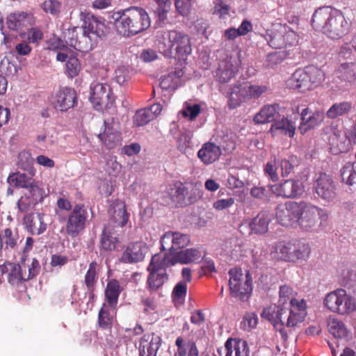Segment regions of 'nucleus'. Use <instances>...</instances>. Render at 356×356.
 Instances as JSON below:
<instances>
[{
    "instance_id": "20",
    "label": "nucleus",
    "mask_w": 356,
    "mask_h": 356,
    "mask_svg": "<svg viewBox=\"0 0 356 356\" xmlns=\"http://www.w3.org/2000/svg\"><path fill=\"white\" fill-rule=\"evenodd\" d=\"M300 209L298 203L296 202H289L284 204L279 205L276 209L275 213L277 222L282 221L298 222L299 221V211Z\"/></svg>"
},
{
    "instance_id": "30",
    "label": "nucleus",
    "mask_w": 356,
    "mask_h": 356,
    "mask_svg": "<svg viewBox=\"0 0 356 356\" xmlns=\"http://www.w3.org/2000/svg\"><path fill=\"white\" fill-rule=\"evenodd\" d=\"M174 253L168 252L163 254H156L151 259L148 266L153 270H159L165 272V269L168 267L175 265Z\"/></svg>"
},
{
    "instance_id": "5",
    "label": "nucleus",
    "mask_w": 356,
    "mask_h": 356,
    "mask_svg": "<svg viewBox=\"0 0 356 356\" xmlns=\"http://www.w3.org/2000/svg\"><path fill=\"white\" fill-rule=\"evenodd\" d=\"M323 78L324 74L320 69L310 66L305 70H296L287 80L286 84L290 88L305 92L316 87Z\"/></svg>"
},
{
    "instance_id": "6",
    "label": "nucleus",
    "mask_w": 356,
    "mask_h": 356,
    "mask_svg": "<svg viewBox=\"0 0 356 356\" xmlns=\"http://www.w3.org/2000/svg\"><path fill=\"white\" fill-rule=\"evenodd\" d=\"M323 306L330 312L340 316H348L356 311V301L343 289H337L327 293Z\"/></svg>"
},
{
    "instance_id": "53",
    "label": "nucleus",
    "mask_w": 356,
    "mask_h": 356,
    "mask_svg": "<svg viewBox=\"0 0 356 356\" xmlns=\"http://www.w3.org/2000/svg\"><path fill=\"white\" fill-rule=\"evenodd\" d=\"M81 70L79 60L72 55L70 56L65 64V73L70 78L76 76Z\"/></svg>"
},
{
    "instance_id": "19",
    "label": "nucleus",
    "mask_w": 356,
    "mask_h": 356,
    "mask_svg": "<svg viewBox=\"0 0 356 356\" xmlns=\"http://www.w3.org/2000/svg\"><path fill=\"white\" fill-rule=\"evenodd\" d=\"M6 23L9 29L20 32L33 24L34 17L31 13H13L7 17Z\"/></svg>"
},
{
    "instance_id": "13",
    "label": "nucleus",
    "mask_w": 356,
    "mask_h": 356,
    "mask_svg": "<svg viewBox=\"0 0 356 356\" xmlns=\"http://www.w3.org/2000/svg\"><path fill=\"white\" fill-rule=\"evenodd\" d=\"M239 55L238 52L235 56H227L219 63L216 74V77L219 82H229L238 72L241 65Z\"/></svg>"
},
{
    "instance_id": "14",
    "label": "nucleus",
    "mask_w": 356,
    "mask_h": 356,
    "mask_svg": "<svg viewBox=\"0 0 356 356\" xmlns=\"http://www.w3.org/2000/svg\"><path fill=\"white\" fill-rule=\"evenodd\" d=\"M314 189L323 200L331 202L337 197V186L332 178L325 173H321L314 183Z\"/></svg>"
},
{
    "instance_id": "8",
    "label": "nucleus",
    "mask_w": 356,
    "mask_h": 356,
    "mask_svg": "<svg viewBox=\"0 0 356 356\" xmlns=\"http://www.w3.org/2000/svg\"><path fill=\"white\" fill-rule=\"evenodd\" d=\"M229 290L232 297L245 301L248 300L252 291V280L248 271L243 274L241 268L230 269Z\"/></svg>"
},
{
    "instance_id": "56",
    "label": "nucleus",
    "mask_w": 356,
    "mask_h": 356,
    "mask_svg": "<svg viewBox=\"0 0 356 356\" xmlns=\"http://www.w3.org/2000/svg\"><path fill=\"white\" fill-rule=\"evenodd\" d=\"M154 119V115L146 108L138 111L134 118V123L138 126H143Z\"/></svg>"
},
{
    "instance_id": "51",
    "label": "nucleus",
    "mask_w": 356,
    "mask_h": 356,
    "mask_svg": "<svg viewBox=\"0 0 356 356\" xmlns=\"http://www.w3.org/2000/svg\"><path fill=\"white\" fill-rule=\"evenodd\" d=\"M42 10L52 16H58L61 12L62 3L58 0H45L40 5Z\"/></svg>"
},
{
    "instance_id": "64",
    "label": "nucleus",
    "mask_w": 356,
    "mask_h": 356,
    "mask_svg": "<svg viewBox=\"0 0 356 356\" xmlns=\"http://www.w3.org/2000/svg\"><path fill=\"white\" fill-rule=\"evenodd\" d=\"M48 49L52 51H65L68 48L60 38L54 36L47 41Z\"/></svg>"
},
{
    "instance_id": "9",
    "label": "nucleus",
    "mask_w": 356,
    "mask_h": 356,
    "mask_svg": "<svg viewBox=\"0 0 356 356\" xmlns=\"http://www.w3.org/2000/svg\"><path fill=\"white\" fill-rule=\"evenodd\" d=\"M163 39L168 40L165 45L174 49L179 58L185 59L191 54V39L187 34L177 31H170L164 33Z\"/></svg>"
},
{
    "instance_id": "60",
    "label": "nucleus",
    "mask_w": 356,
    "mask_h": 356,
    "mask_svg": "<svg viewBox=\"0 0 356 356\" xmlns=\"http://www.w3.org/2000/svg\"><path fill=\"white\" fill-rule=\"evenodd\" d=\"M174 250L184 248L190 243V237L187 234L180 232H174Z\"/></svg>"
},
{
    "instance_id": "36",
    "label": "nucleus",
    "mask_w": 356,
    "mask_h": 356,
    "mask_svg": "<svg viewBox=\"0 0 356 356\" xmlns=\"http://www.w3.org/2000/svg\"><path fill=\"white\" fill-rule=\"evenodd\" d=\"M337 77L342 81L351 83L356 79V63H344L337 71Z\"/></svg>"
},
{
    "instance_id": "28",
    "label": "nucleus",
    "mask_w": 356,
    "mask_h": 356,
    "mask_svg": "<svg viewBox=\"0 0 356 356\" xmlns=\"http://www.w3.org/2000/svg\"><path fill=\"white\" fill-rule=\"evenodd\" d=\"M175 263L188 264H197L204 259L201 251L197 248H187L174 253Z\"/></svg>"
},
{
    "instance_id": "61",
    "label": "nucleus",
    "mask_w": 356,
    "mask_h": 356,
    "mask_svg": "<svg viewBox=\"0 0 356 356\" xmlns=\"http://www.w3.org/2000/svg\"><path fill=\"white\" fill-rule=\"evenodd\" d=\"M284 29L286 31L284 36L283 37L285 42V47L286 46H293L296 44L298 42V35L297 33L286 24H284Z\"/></svg>"
},
{
    "instance_id": "31",
    "label": "nucleus",
    "mask_w": 356,
    "mask_h": 356,
    "mask_svg": "<svg viewBox=\"0 0 356 356\" xmlns=\"http://www.w3.org/2000/svg\"><path fill=\"white\" fill-rule=\"evenodd\" d=\"M18 266H20V272L24 281H27L35 277L40 269V264L36 259L33 258L30 260L26 256L22 257Z\"/></svg>"
},
{
    "instance_id": "4",
    "label": "nucleus",
    "mask_w": 356,
    "mask_h": 356,
    "mask_svg": "<svg viewBox=\"0 0 356 356\" xmlns=\"http://www.w3.org/2000/svg\"><path fill=\"white\" fill-rule=\"evenodd\" d=\"M80 19L83 24L80 29L82 31L81 39L88 43L89 49H92L98 40L104 37L108 33V27L100 17L95 16L90 12L81 11Z\"/></svg>"
},
{
    "instance_id": "34",
    "label": "nucleus",
    "mask_w": 356,
    "mask_h": 356,
    "mask_svg": "<svg viewBox=\"0 0 356 356\" xmlns=\"http://www.w3.org/2000/svg\"><path fill=\"white\" fill-rule=\"evenodd\" d=\"M110 220L113 222H128L129 214L122 201L114 202L108 209Z\"/></svg>"
},
{
    "instance_id": "50",
    "label": "nucleus",
    "mask_w": 356,
    "mask_h": 356,
    "mask_svg": "<svg viewBox=\"0 0 356 356\" xmlns=\"http://www.w3.org/2000/svg\"><path fill=\"white\" fill-rule=\"evenodd\" d=\"M113 318L105 304L100 309L98 314V324L103 330H111L113 327Z\"/></svg>"
},
{
    "instance_id": "35",
    "label": "nucleus",
    "mask_w": 356,
    "mask_h": 356,
    "mask_svg": "<svg viewBox=\"0 0 356 356\" xmlns=\"http://www.w3.org/2000/svg\"><path fill=\"white\" fill-rule=\"evenodd\" d=\"M175 345L177 347L176 355L177 356H198L199 351L196 343L193 340L184 341L181 337L176 339Z\"/></svg>"
},
{
    "instance_id": "17",
    "label": "nucleus",
    "mask_w": 356,
    "mask_h": 356,
    "mask_svg": "<svg viewBox=\"0 0 356 356\" xmlns=\"http://www.w3.org/2000/svg\"><path fill=\"white\" fill-rule=\"evenodd\" d=\"M125 224H106L102 232L100 248L105 252H112L119 243L118 228H122Z\"/></svg>"
},
{
    "instance_id": "21",
    "label": "nucleus",
    "mask_w": 356,
    "mask_h": 356,
    "mask_svg": "<svg viewBox=\"0 0 356 356\" xmlns=\"http://www.w3.org/2000/svg\"><path fill=\"white\" fill-rule=\"evenodd\" d=\"M149 336L144 335L139 341V356H156L157 351L161 344V339L154 333Z\"/></svg>"
},
{
    "instance_id": "43",
    "label": "nucleus",
    "mask_w": 356,
    "mask_h": 356,
    "mask_svg": "<svg viewBox=\"0 0 356 356\" xmlns=\"http://www.w3.org/2000/svg\"><path fill=\"white\" fill-rule=\"evenodd\" d=\"M78 29V27H74L72 29H69L67 31V33H65V37L67 39V42H68L69 45L80 51L90 50L88 43H85L84 41L82 42L80 40V38L77 35Z\"/></svg>"
},
{
    "instance_id": "45",
    "label": "nucleus",
    "mask_w": 356,
    "mask_h": 356,
    "mask_svg": "<svg viewBox=\"0 0 356 356\" xmlns=\"http://www.w3.org/2000/svg\"><path fill=\"white\" fill-rule=\"evenodd\" d=\"M329 332L335 338H343L347 335V329L344 323L335 317H330L327 321Z\"/></svg>"
},
{
    "instance_id": "44",
    "label": "nucleus",
    "mask_w": 356,
    "mask_h": 356,
    "mask_svg": "<svg viewBox=\"0 0 356 356\" xmlns=\"http://www.w3.org/2000/svg\"><path fill=\"white\" fill-rule=\"evenodd\" d=\"M98 271L99 265L97 262L95 261H92L89 265L84 278V283L90 293H92L95 289V286L97 281Z\"/></svg>"
},
{
    "instance_id": "39",
    "label": "nucleus",
    "mask_w": 356,
    "mask_h": 356,
    "mask_svg": "<svg viewBox=\"0 0 356 356\" xmlns=\"http://www.w3.org/2000/svg\"><path fill=\"white\" fill-rule=\"evenodd\" d=\"M277 105H266L264 106L260 111L254 117V122L256 124H265L275 120V115L277 113Z\"/></svg>"
},
{
    "instance_id": "2",
    "label": "nucleus",
    "mask_w": 356,
    "mask_h": 356,
    "mask_svg": "<svg viewBox=\"0 0 356 356\" xmlns=\"http://www.w3.org/2000/svg\"><path fill=\"white\" fill-rule=\"evenodd\" d=\"M311 23L314 29L322 31L332 40L343 38L349 32L351 26V22L346 19L341 12L329 6L316 10Z\"/></svg>"
},
{
    "instance_id": "24",
    "label": "nucleus",
    "mask_w": 356,
    "mask_h": 356,
    "mask_svg": "<svg viewBox=\"0 0 356 356\" xmlns=\"http://www.w3.org/2000/svg\"><path fill=\"white\" fill-rule=\"evenodd\" d=\"M184 74V68L178 66L170 71L161 79L160 86L163 90H174L181 84V77Z\"/></svg>"
},
{
    "instance_id": "48",
    "label": "nucleus",
    "mask_w": 356,
    "mask_h": 356,
    "mask_svg": "<svg viewBox=\"0 0 356 356\" xmlns=\"http://www.w3.org/2000/svg\"><path fill=\"white\" fill-rule=\"evenodd\" d=\"M271 130L280 131L281 133L293 137L295 134L296 125L286 118H282L280 120L275 122L271 126Z\"/></svg>"
},
{
    "instance_id": "25",
    "label": "nucleus",
    "mask_w": 356,
    "mask_h": 356,
    "mask_svg": "<svg viewBox=\"0 0 356 356\" xmlns=\"http://www.w3.org/2000/svg\"><path fill=\"white\" fill-rule=\"evenodd\" d=\"M293 243L279 241L275 243L270 250V256L277 261L291 262L293 255Z\"/></svg>"
},
{
    "instance_id": "54",
    "label": "nucleus",
    "mask_w": 356,
    "mask_h": 356,
    "mask_svg": "<svg viewBox=\"0 0 356 356\" xmlns=\"http://www.w3.org/2000/svg\"><path fill=\"white\" fill-rule=\"evenodd\" d=\"M298 165L299 161L296 156L291 155L288 159H282L280 161L282 176H288L293 171L294 167Z\"/></svg>"
},
{
    "instance_id": "12",
    "label": "nucleus",
    "mask_w": 356,
    "mask_h": 356,
    "mask_svg": "<svg viewBox=\"0 0 356 356\" xmlns=\"http://www.w3.org/2000/svg\"><path fill=\"white\" fill-rule=\"evenodd\" d=\"M104 130L99 133L98 138L108 149H113L121 143L120 124L113 117H109L104 120Z\"/></svg>"
},
{
    "instance_id": "18",
    "label": "nucleus",
    "mask_w": 356,
    "mask_h": 356,
    "mask_svg": "<svg viewBox=\"0 0 356 356\" xmlns=\"http://www.w3.org/2000/svg\"><path fill=\"white\" fill-rule=\"evenodd\" d=\"M300 211H299V220L302 219L307 221L320 220L321 222L329 220L328 211L311 204L305 202L298 203Z\"/></svg>"
},
{
    "instance_id": "37",
    "label": "nucleus",
    "mask_w": 356,
    "mask_h": 356,
    "mask_svg": "<svg viewBox=\"0 0 356 356\" xmlns=\"http://www.w3.org/2000/svg\"><path fill=\"white\" fill-rule=\"evenodd\" d=\"M311 247L308 243L296 241L293 243L292 263L306 261L310 257Z\"/></svg>"
},
{
    "instance_id": "47",
    "label": "nucleus",
    "mask_w": 356,
    "mask_h": 356,
    "mask_svg": "<svg viewBox=\"0 0 356 356\" xmlns=\"http://www.w3.org/2000/svg\"><path fill=\"white\" fill-rule=\"evenodd\" d=\"M4 269L8 272V280L10 284L15 285L24 281L18 264L6 263L3 265L2 272H4Z\"/></svg>"
},
{
    "instance_id": "3",
    "label": "nucleus",
    "mask_w": 356,
    "mask_h": 356,
    "mask_svg": "<svg viewBox=\"0 0 356 356\" xmlns=\"http://www.w3.org/2000/svg\"><path fill=\"white\" fill-rule=\"evenodd\" d=\"M118 33L124 37L134 36L147 30L151 25L147 11L138 6H131L112 15Z\"/></svg>"
},
{
    "instance_id": "42",
    "label": "nucleus",
    "mask_w": 356,
    "mask_h": 356,
    "mask_svg": "<svg viewBox=\"0 0 356 356\" xmlns=\"http://www.w3.org/2000/svg\"><path fill=\"white\" fill-rule=\"evenodd\" d=\"M8 183L16 188H29L33 184V179L24 173L16 172L13 173L7 179Z\"/></svg>"
},
{
    "instance_id": "29",
    "label": "nucleus",
    "mask_w": 356,
    "mask_h": 356,
    "mask_svg": "<svg viewBox=\"0 0 356 356\" xmlns=\"http://www.w3.org/2000/svg\"><path fill=\"white\" fill-rule=\"evenodd\" d=\"M168 193L171 200L177 207L186 206L190 203L189 200H186L187 188L180 181H177L170 186Z\"/></svg>"
},
{
    "instance_id": "16",
    "label": "nucleus",
    "mask_w": 356,
    "mask_h": 356,
    "mask_svg": "<svg viewBox=\"0 0 356 356\" xmlns=\"http://www.w3.org/2000/svg\"><path fill=\"white\" fill-rule=\"evenodd\" d=\"M270 189L276 196L294 198L303 193L304 185L300 180L287 179L280 184L271 185Z\"/></svg>"
},
{
    "instance_id": "49",
    "label": "nucleus",
    "mask_w": 356,
    "mask_h": 356,
    "mask_svg": "<svg viewBox=\"0 0 356 356\" xmlns=\"http://www.w3.org/2000/svg\"><path fill=\"white\" fill-rule=\"evenodd\" d=\"M341 177L346 184L356 185V161L347 163L341 170Z\"/></svg>"
},
{
    "instance_id": "63",
    "label": "nucleus",
    "mask_w": 356,
    "mask_h": 356,
    "mask_svg": "<svg viewBox=\"0 0 356 356\" xmlns=\"http://www.w3.org/2000/svg\"><path fill=\"white\" fill-rule=\"evenodd\" d=\"M230 0H216L214 6V13L218 14L220 17H225L229 10Z\"/></svg>"
},
{
    "instance_id": "58",
    "label": "nucleus",
    "mask_w": 356,
    "mask_h": 356,
    "mask_svg": "<svg viewBox=\"0 0 356 356\" xmlns=\"http://www.w3.org/2000/svg\"><path fill=\"white\" fill-rule=\"evenodd\" d=\"M193 134L190 131L182 132L177 140V147L179 151L186 152L191 147Z\"/></svg>"
},
{
    "instance_id": "41",
    "label": "nucleus",
    "mask_w": 356,
    "mask_h": 356,
    "mask_svg": "<svg viewBox=\"0 0 356 356\" xmlns=\"http://www.w3.org/2000/svg\"><path fill=\"white\" fill-rule=\"evenodd\" d=\"M147 270L149 273L147 284L148 287L152 291L157 290L168 279L166 272L153 270L149 267H147Z\"/></svg>"
},
{
    "instance_id": "27",
    "label": "nucleus",
    "mask_w": 356,
    "mask_h": 356,
    "mask_svg": "<svg viewBox=\"0 0 356 356\" xmlns=\"http://www.w3.org/2000/svg\"><path fill=\"white\" fill-rule=\"evenodd\" d=\"M221 153V149L218 145L207 142L198 151L197 156L204 164L208 165L217 161Z\"/></svg>"
},
{
    "instance_id": "46",
    "label": "nucleus",
    "mask_w": 356,
    "mask_h": 356,
    "mask_svg": "<svg viewBox=\"0 0 356 356\" xmlns=\"http://www.w3.org/2000/svg\"><path fill=\"white\" fill-rule=\"evenodd\" d=\"M91 216L92 212H88L83 204H77L74 207L68 222H86L91 220Z\"/></svg>"
},
{
    "instance_id": "52",
    "label": "nucleus",
    "mask_w": 356,
    "mask_h": 356,
    "mask_svg": "<svg viewBox=\"0 0 356 356\" xmlns=\"http://www.w3.org/2000/svg\"><path fill=\"white\" fill-rule=\"evenodd\" d=\"M187 293V284L185 282H179L174 287L172 297L176 306L183 305Z\"/></svg>"
},
{
    "instance_id": "32",
    "label": "nucleus",
    "mask_w": 356,
    "mask_h": 356,
    "mask_svg": "<svg viewBox=\"0 0 356 356\" xmlns=\"http://www.w3.org/2000/svg\"><path fill=\"white\" fill-rule=\"evenodd\" d=\"M329 145L331 153L337 155L346 152L348 149L350 142L345 134L335 131L329 137Z\"/></svg>"
},
{
    "instance_id": "26",
    "label": "nucleus",
    "mask_w": 356,
    "mask_h": 356,
    "mask_svg": "<svg viewBox=\"0 0 356 356\" xmlns=\"http://www.w3.org/2000/svg\"><path fill=\"white\" fill-rule=\"evenodd\" d=\"M225 356H249L250 350L246 341L229 338L225 343Z\"/></svg>"
},
{
    "instance_id": "23",
    "label": "nucleus",
    "mask_w": 356,
    "mask_h": 356,
    "mask_svg": "<svg viewBox=\"0 0 356 356\" xmlns=\"http://www.w3.org/2000/svg\"><path fill=\"white\" fill-rule=\"evenodd\" d=\"M28 189L27 197H22L17 202L18 208L22 211H26L29 207L35 206L38 202H41L45 196L43 189L34 183Z\"/></svg>"
},
{
    "instance_id": "10",
    "label": "nucleus",
    "mask_w": 356,
    "mask_h": 356,
    "mask_svg": "<svg viewBox=\"0 0 356 356\" xmlns=\"http://www.w3.org/2000/svg\"><path fill=\"white\" fill-rule=\"evenodd\" d=\"M90 100L97 111L108 108L115 102L110 86L98 82H93L90 85Z\"/></svg>"
},
{
    "instance_id": "22",
    "label": "nucleus",
    "mask_w": 356,
    "mask_h": 356,
    "mask_svg": "<svg viewBox=\"0 0 356 356\" xmlns=\"http://www.w3.org/2000/svg\"><path fill=\"white\" fill-rule=\"evenodd\" d=\"M146 247L142 242H135L129 244L121 257V261L124 263H136L142 261L145 257Z\"/></svg>"
},
{
    "instance_id": "40",
    "label": "nucleus",
    "mask_w": 356,
    "mask_h": 356,
    "mask_svg": "<svg viewBox=\"0 0 356 356\" xmlns=\"http://www.w3.org/2000/svg\"><path fill=\"white\" fill-rule=\"evenodd\" d=\"M352 109V104L344 101L336 102L327 111L326 115L328 118L334 120L348 114Z\"/></svg>"
},
{
    "instance_id": "59",
    "label": "nucleus",
    "mask_w": 356,
    "mask_h": 356,
    "mask_svg": "<svg viewBox=\"0 0 356 356\" xmlns=\"http://www.w3.org/2000/svg\"><path fill=\"white\" fill-rule=\"evenodd\" d=\"M258 323V318L254 313H248L244 315L241 322V327L244 330H250L254 328Z\"/></svg>"
},
{
    "instance_id": "15",
    "label": "nucleus",
    "mask_w": 356,
    "mask_h": 356,
    "mask_svg": "<svg viewBox=\"0 0 356 356\" xmlns=\"http://www.w3.org/2000/svg\"><path fill=\"white\" fill-rule=\"evenodd\" d=\"M296 112L300 113V115L299 130L302 134L318 127L323 122L325 118V114L323 111L318 110L312 111L308 107L300 109L299 106H297Z\"/></svg>"
},
{
    "instance_id": "55",
    "label": "nucleus",
    "mask_w": 356,
    "mask_h": 356,
    "mask_svg": "<svg viewBox=\"0 0 356 356\" xmlns=\"http://www.w3.org/2000/svg\"><path fill=\"white\" fill-rule=\"evenodd\" d=\"M131 79L129 68L125 65L119 66L114 72V79L120 86L127 83Z\"/></svg>"
},
{
    "instance_id": "33",
    "label": "nucleus",
    "mask_w": 356,
    "mask_h": 356,
    "mask_svg": "<svg viewBox=\"0 0 356 356\" xmlns=\"http://www.w3.org/2000/svg\"><path fill=\"white\" fill-rule=\"evenodd\" d=\"M286 33L284 29V24H277L274 25L270 33H267L266 40L269 46L273 49H282L285 47V42L283 37Z\"/></svg>"
},
{
    "instance_id": "57",
    "label": "nucleus",
    "mask_w": 356,
    "mask_h": 356,
    "mask_svg": "<svg viewBox=\"0 0 356 356\" xmlns=\"http://www.w3.org/2000/svg\"><path fill=\"white\" fill-rule=\"evenodd\" d=\"M19 70L18 66L8 58H3L0 63V71L6 76H14Z\"/></svg>"
},
{
    "instance_id": "62",
    "label": "nucleus",
    "mask_w": 356,
    "mask_h": 356,
    "mask_svg": "<svg viewBox=\"0 0 356 356\" xmlns=\"http://www.w3.org/2000/svg\"><path fill=\"white\" fill-rule=\"evenodd\" d=\"M174 232H166L161 238V247L163 250H174Z\"/></svg>"
},
{
    "instance_id": "1",
    "label": "nucleus",
    "mask_w": 356,
    "mask_h": 356,
    "mask_svg": "<svg viewBox=\"0 0 356 356\" xmlns=\"http://www.w3.org/2000/svg\"><path fill=\"white\" fill-rule=\"evenodd\" d=\"M279 304L265 308L261 316L271 322L282 339L286 341L288 334L284 325L293 327L302 322L306 316V303L304 300L294 298L292 289L284 285L280 288Z\"/></svg>"
},
{
    "instance_id": "11",
    "label": "nucleus",
    "mask_w": 356,
    "mask_h": 356,
    "mask_svg": "<svg viewBox=\"0 0 356 356\" xmlns=\"http://www.w3.org/2000/svg\"><path fill=\"white\" fill-rule=\"evenodd\" d=\"M78 96L74 88L63 87L56 91L50 99L54 108L61 112H65L77 104Z\"/></svg>"
},
{
    "instance_id": "7",
    "label": "nucleus",
    "mask_w": 356,
    "mask_h": 356,
    "mask_svg": "<svg viewBox=\"0 0 356 356\" xmlns=\"http://www.w3.org/2000/svg\"><path fill=\"white\" fill-rule=\"evenodd\" d=\"M268 90L266 86L252 84L249 82L234 85L229 92L228 106L234 109L246 99L259 98Z\"/></svg>"
},
{
    "instance_id": "38",
    "label": "nucleus",
    "mask_w": 356,
    "mask_h": 356,
    "mask_svg": "<svg viewBox=\"0 0 356 356\" xmlns=\"http://www.w3.org/2000/svg\"><path fill=\"white\" fill-rule=\"evenodd\" d=\"M122 288L119 282L115 279L108 282L105 296L108 305L111 307H115L118 304L119 296L122 291Z\"/></svg>"
}]
</instances>
